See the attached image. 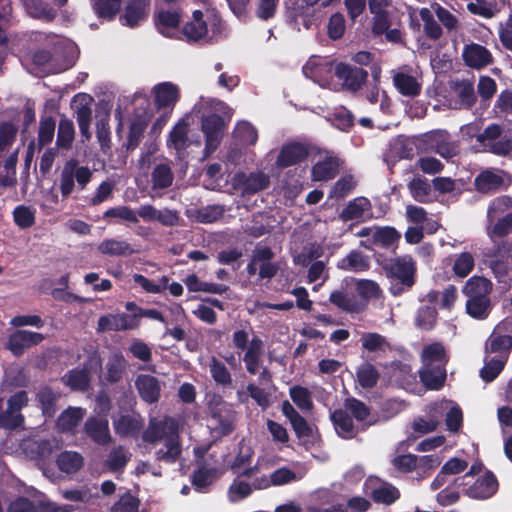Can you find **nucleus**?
Instances as JSON below:
<instances>
[{
	"label": "nucleus",
	"mask_w": 512,
	"mask_h": 512,
	"mask_svg": "<svg viewBox=\"0 0 512 512\" xmlns=\"http://www.w3.org/2000/svg\"><path fill=\"white\" fill-rule=\"evenodd\" d=\"M142 440L149 444H155L165 440V448L156 451L158 461L175 463L181 455L179 442V424L175 418L164 416L162 419L152 418L148 427L142 433Z\"/></svg>",
	"instance_id": "1"
},
{
	"label": "nucleus",
	"mask_w": 512,
	"mask_h": 512,
	"mask_svg": "<svg viewBox=\"0 0 512 512\" xmlns=\"http://www.w3.org/2000/svg\"><path fill=\"white\" fill-rule=\"evenodd\" d=\"M249 336V332L245 329L235 330L232 334V344L237 350L238 357L230 353L223 356V359L232 369L237 368L242 360L246 371L250 375H256L262 365L264 342L258 336H253L251 339Z\"/></svg>",
	"instance_id": "2"
},
{
	"label": "nucleus",
	"mask_w": 512,
	"mask_h": 512,
	"mask_svg": "<svg viewBox=\"0 0 512 512\" xmlns=\"http://www.w3.org/2000/svg\"><path fill=\"white\" fill-rule=\"evenodd\" d=\"M377 262L391 281L390 291L393 295H400L405 290L413 287L415 283V265L412 256L405 255L382 260L378 258Z\"/></svg>",
	"instance_id": "3"
},
{
	"label": "nucleus",
	"mask_w": 512,
	"mask_h": 512,
	"mask_svg": "<svg viewBox=\"0 0 512 512\" xmlns=\"http://www.w3.org/2000/svg\"><path fill=\"white\" fill-rule=\"evenodd\" d=\"M211 419L215 422L213 431L220 437L230 435L235 429L236 412L222 396L214 394L208 402Z\"/></svg>",
	"instance_id": "4"
},
{
	"label": "nucleus",
	"mask_w": 512,
	"mask_h": 512,
	"mask_svg": "<svg viewBox=\"0 0 512 512\" xmlns=\"http://www.w3.org/2000/svg\"><path fill=\"white\" fill-rule=\"evenodd\" d=\"M92 172L87 166H80L77 159L65 162L60 178L59 189L63 198H68L75 188V181L79 190H84L91 181Z\"/></svg>",
	"instance_id": "5"
},
{
	"label": "nucleus",
	"mask_w": 512,
	"mask_h": 512,
	"mask_svg": "<svg viewBox=\"0 0 512 512\" xmlns=\"http://www.w3.org/2000/svg\"><path fill=\"white\" fill-rule=\"evenodd\" d=\"M449 138V133L444 130L418 134V152H435L445 159L453 158L457 155V146Z\"/></svg>",
	"instance_id": "6"
},
{
	"label": "nucleus",
	"mask_w": 512,
	"mask_h": 512,
	"mask_svg": "<svg viewBox=\"0 0 512 512\" xmlns=\"http://www.w3.org/2000/svg\"><path fill=\"white\" fill-rule=\"evenodd\" d=\"M512 326V321L504 319L493 329L485 342L486 355L495 354L496 357L508 360L512 351V335L506 334Z\"/></svg>",
	"instance_id": "7"
},
{
	"label": "nucleus",
	"mask_w": 512,
	"mask_h": 512,
	"mask_svg": "<svg viewBox=\"0 0 512 512\" xmlns=\"http://www.w3.org/2000/svg\"><path fill=\"white\" fill-rule=\"evenodd\" d=\"M364 492L377 504L392 505L400 498V492L393 484L373 475L365 480Z\"/></svg>",
	"instance_id": "8"
},
{
	"label": "nucleus",
	"mask_w": 512,
	"mask_h": 512,
	"mask_svg": "<svg viewBox=\"0 0 512 512\" xmlns=\"http://www.w3.org/2000/svg\"><path fill=\"white\" fill-rule=\"evenodd\" d=\"M416 149V136L398 135L393 138L382 154L383 162L392 169L402 159H412Z\"/></svg>",
	"instance_id": "9"
},
{
	"label": "nucleus",
	"mask_w": 512,
	"mask_h": 512,
	"mask_svg": "<svg viewBox=\"0 0 512 512\" xmlns=\"http://www.w3.org/2000/svg\"><path fill=\"white\" fill-rule=\"evenodd\" d=\"M227 124L224 118L216 113L202 117L201 129L205 136V154L210 155L219 147Z\"/></svg>",
	"instance_id": "10"
},
{
	"label": "nucleus",
	"mask_w": 512,
	"mask_h": 512,
	"mask_svg": "<svg viewBox=\"0 0 512 512\" xmlns=\"http://www.w3.org/2000/svg\"><path fill=\"white\" fill-rule=\"evenodd\" d=\"M335 76L347 90L356 92L366 83L368 72L361 67L340 62L335 67Z\"/></svg>",
	"instance_id": "11"
},
{
	"label": "nucleus",
	"mask_w": 512,
	"mask_h": 512,
	"mask_svg": "<svg viewBox=\"0 0 512 512\" xmlns=\"http://www.w3.org/2000/svg\"><path fill=\"white\" fill-rule=\"evenodd\" d=\"M309 153L307 144L297 141L289 142L282 146L276 159V165L278 168L284 169L300 164L308 158Z\"/></svg>",
	"instance_id": "12"
},
{
	"label": "nucleus",
	"mask_w": 512,
	"mask_h": 512,
	"mask_svg": "<svg viewBox=\"0 0 512 512\" xmlns=\"http://www.w3.org/2000/svg\"><path fill=\"white\" fill-rule=\"evenodd\" d=\"M45 336L29 330H16L8 337L6 348L16 357L24 354L27 348L40 344Z\"/></svg>",
	"instance_id": "13"
},
{
	"label": "nucleus",
	"mask_w": 512,
	"mask_h": 512,
	"mask_svg": "<svg viewBox=\"0 0 512 512\" xmlns=\"http://www.w3.org/2000/svg\"><path fill=\"white\" fill-rule=\"evenodd\" d=\"M138 326L139 320L136 316L126 313L107 314L99 317L96 330L98 333L126 331L136 329Z\"/></svg>",
	"instance_id": "14"
},
{
	"label": "nucleus",
	"mask_w": 512,
	"mask_h": 512,
	"mask_svg": "<svg viewBox=\"0 0 512 512\" xmlns=\"http://www.w3.org/2000/svg\"><path fill=\"white\" fill-rule=\"evenodd\" d=\"M499 483L492 471L487 470L471 486L464 490V494L471 499L486 500L496 494Z\"/></svg>",
	"instance_id": "15"
},
{
	"label": "nucleus",
	"mask_w": 512,
	"mask_h": 512,
	"mask_svg": "<svg viewBox=\"0 0 512 512\" xmlns=\"http://www.w3.org/2000/svg\"><path fill=\"white\" fill-rule=\"evenodd\" d=\"M462 57L468 67L476 70L494 63L492 53L485 46L478 43L466 44L463 48Z\"/></svg>",
	"instance_id": "16"
},
{
	"label": "nucleus",
	"mask_w": 512,
	"mask_h": 512,
	"mask_svg": "<svg viewBox=\"0 0 512 512\" xmlns=\"http://www.w3.org/2000/svg\"><path fill=\"white\" fill-rule=\"evenodd\" d=\"M329 301L347 313H359L365 308V303L356 292L348 289L334 290L329 296Z\"/></svg>",
	"instance_id": "17"
},
{
	"label": "nucleus",
	"mask_w": 512,
	"mask_h": 512,
	"mask_svg": "<svg viewBox=\"0 0 512 512\" xmlns=\"http://www.w3.org/2000/svg\"><path fill=\"white\" fill-rule=\"evenodd\" d=\"M97 251L107 257H130L139 253L140 249L126 240L106 238L98 244Z\"/></svg>",
	"instance_id": "18"
},
{
	"label": "nucleus",
	"mask_w": 512,
	"mask_h": 512,
	"mask_svg": "<svg viewBox=\"0 0 512 512\" xmlns=\"http://www.w3.org/2000/svg\"><path fill=\"white\" fill-rule=\"evenodd\" d=\"M140 398L147 404L157 403L161 397V384L158 378L149 374H140L135 380Z\"/></svg>",
	"instance_id": "19"
},
{
	"label": "nucleus",
	"mask_w": 512,
	"mask_h": 512,
	"mask_svg": "<svg viewBox=\"0 0 512 512\" xmlns=\"http://www.w3.org/2000/svg\"><path fill=\"white\" fill-rule=\"evenodd\" d=\"M87 436L96 444L106 446L112 441L109 422L106 418L89 417L84 425Z\"/></svg>",
	"instance_id": "20"
},
{
	"label": "nucleus",
	"mask_w": 512,
	"mask_h": 512,
	"mask_svg": "<svg viewBox=\"0 0 512 512\" xmlns=\"http://www.w3.org/2000/svg\"><path fill=\"white\" fill-rule=\"evenodd\" d=\"M330 420L336 434L342 439H353L359 430L353 422L351 415L344 409H335L330 413Z\"/></svg>",
	"instance_id": "21"
},
{
	"label": "nucleus",
	"mask_w": 512,
	"mask_h": 512,
	"mask_svg": "<svg viewBox=\"0 0 512 512\" xmlns=\"http://www.w3.org/2000/svg\"><path fill=\"white\" fill-rule=\"evenodd\" d=\"M154 103L157 109L170 108L171 110L180 99V90L176 84L162 82L153 88Z\"/></svg>",
	"instance_id": "22"
},
{
	"label": "nucleus",
	"mask_w": 512,
	"mask_h": 512,
	"mask_svg": "<svg viewBox=\"0 0 512 512\" xmlns=\"http://www.w3.org/2000/svg\"><path fill=\"white\" fill-rule=\"evenodd\" d=\"M420 358L422 367L434 366L436 368H446L449 361V355L441 342H433L425 345Z\"/></svg>",
	"instance_id": "23"
},
{
	"label": "nucleus",
	"mask_w": 512,
	"mask_h": 512,
	"mask_svg": "<svg viewBox=\"0 0 512 512\" xmlns=\"http://www.w3.org/2000/svg\"><path fill=\"white\" fill-rule=\"evenodd\" d=\"M149 125V118L146 115H136L130 121L126 142L123 147L127 152L137 149L144 138Z\"/></svg>",
	"instance_id": "24"
},
{
	"label": "nucleus",
	"mask_w": 512,
	"mask_h": 512,
	"mask_svg": "<svg viewBox=\"0 0 512 512\" xmlns=\"http://www.w3.org/2000/svg\"><path fill=\"white\" fill-rule=\"evenodd\" d=\"M219 477L220 472L218 468L201 465L193 471L190 476V481L195 491L207 493L210 486L213 485Z\"/></svg>",
	"instance_id": "25"
},
{
	"label": "nucleus",
	"mask_w": 512,
	"mask_h": 512,
	"mask_svg": "<svg viewBox=\"0 0 512 512\" xmlns=\"http://www.w3.org/2000/svg\"><path fill=\"white\" fill-rule=\"evenodd\" d=\"M418 376L422 382L425 391H438L442 389L447 378L446 368H436L434 366L421 367L418 370Z\"/></svg>",
	"instance_id": "26"
},
{
	"label": "nucleus",
	"mask_w": 512,
	"mask_h": 512,
	"mask_svg": "<svg viewBox=\"0 0 512 512\" xmlns=\"http://www.w3.org/2000/svg\"><path fill=\"white\" fill-rule=\"evenodd\" d=\"M114 430L120 437H136L144 426L143 419L138 415H120L117 420L113 422Z\"/></svg>",
	"instance_id": "27"
},
{
	"label": "nucleus",
	"mask_w": 512,
	"mask_h": 512,
	"mask_svg": "<svg viewBox=\"0 0 512 512\" xmlns=\"http://www.w3.org/2000/svg\"><path fill=\"white\" fill-rule=\"evenodd\" d=\"M150 0H129L125 8V13L121 17L123 24L131 28L136 27L141 21L147 18V8Z\"/></svg>",
	"instance_id": "28"
},
{
	"label": "nucleus",
	"mask_w": 512,
	"mask_h": 512,
	"mask_svg": "<svg viewBox=\"0 0 512 512\" xmlns=\"http://www.w3.org/2000/svg\"><path fill=\"white\" fill-rule=\"evenodd\" d=\"M339 172L337 157L326 156L312 166L311 176L313 181H328L334 179Z\"/></svg>",
	"instance_id": "29"
},
{
	"label": "nucleus",
	"mask_w": 512,
	"mask_h": 512,
	"mask_svg": "<svg viewBox=\"0 0 512 512\" xmlns=\"http://www.w3.org/2000/svg\"><path fill=\"white\" fill-rule=\"evenodd\" d=\"M474 185L478 192L491 194L499 191L504 186V179L501 175L486 170L475 178Z\"/></svg>",
	"instance_id": "30"
},
{
	"label": "nucleus",
	"mask_w": 512,
	"mask_h": 512,
	"mask_svg": "<svg viewBox=\"0 0 512 512\" xmlns=\"http://www.w3.org/2000/svg\"><path fill=\"white\" fill-rule=\"evenodd\" d=\"M373 243L377 247L391 249L394 253L401 239V233L394 227L384 226L377 228L372 236Z\"/></svg>",
	"instance_id": "31"
},
{
	"label": "nucleus",
	"mask_w": 512,
	"mask_h": 512,
	"mask_svg": "<svg viewBox=\"0 0 512 512\" xmlns=\"http://www.w3.org/2000/svg\"><path fill=\"white\" fill-rule=\"evenodd\" d=\"M62 381L73 391H86L91 382L90 370L86 367L71 369L62 377Z\"/></svg>",
	"instance_id": "32"
},
{
	"label": "nucleus",
	"mask_w": 512,
	"mask_h": 512,
	"mask_svg": "<svg viewBox=\"0 0 512 512\" xmlns=\"http://www.w3.org/2000/svg\"><path fill=\"white\" fill-rule=\"evenodd\" d=\"M462 292L467 299L488 297L492 292V283L485 277L473 276L466 282Z\"/></svg>",
	"instance_id": "33"
},
{
	"label": "nucleus",
	"mask_w": 512,
	"mask_h": 512,
	"mask_svg": "<svg viewBox=\"0 0 512 512\" xmlns=\"http://www.w3.org/2000/svg\"><path fill=\"white\" fill-rule=\"evenodd\" d=\"M344 407L353 419L362 424V431L371 425V422H366L370 416V408L363 401L348 397L344 400Z\"/></svg>",
	"instance_id": "34"
},
{
	"label": "nucleus",
	"mask_w": 512,
	"mask_h": 512,
	"mask_svg": "<svg viewBox=\"0 0 512 512\" xmlns=\"http://www.w3.org/2000/svg\"><path fill=\"white\" fill-rule=\"evenodd\" d=\"M337 268L344 271L362 272L369 269V260L361 251L352 250L338 261Z\"/></svg>",
	"instance_id": "35"
},
{
	"label": "nucleus",
	"mask_w": 512,
	"mask_h": 512,
	"mask_svg": "<svg viewBox=\"0 0 512 512\" xmlns=\"http://www.w3.org/2000/svg\"><path fill=\"white\" fill-rule=\"evenodd\" d=\"M167 146L181 154L188 147V124L183 120L179 121L170 131Z\"/></svg>",
	"instance_id": "36"
},
{
	"label": "nucleus",
	"mask_w": 512,
	"mask_h": 512,
	"mask_svg": "<svg viewBox=\"0 0 512 512\" xmlns=\"http://www.w3.org/2000/svg\"><path fill=\"white\" fill-rule=\"evenodd\" d=\"M56 464L60 471L66 474H73L82 468L84 460L78 452L63 451L57 456Z\"/></svg>",
	"instance_id": "37"
},
{
	"label": "nucleus",
	"mask_w": 512,
	"mask_h": 512,
	"mask_svg": "<svg viewBox=\"0 0 512 512\" xmlns=\"http://www.w3.org/2000/svg\"><path fill=\"white\" fill-rule=\"evenodd\" d=\"M85 410L81 407H69L57 419L58 427L65 432L73 431L81 422Z\"/></svg>",
	"instance_id": "38"
},
{
	"label": "nucleus",
	"mask_w": 512,
	"mask_h": 512,
	"mask_svg": "<svg viewBox=\"0 0 512 512\" xmlns=\"http://www.w3.org/2000/svg\"><path fill=\"white\" fill-rule=\"evenodd\" d=\"M58 395L52 390L51 387L45 386L41 388L36 394V401L38 402L42 413L46 417H54L57 411L56 403Z\"/></svg>",
	"instance_id": "39"
},
{
	"label": "nucleus",
	"mask_w": 512,
	"mask_h": 512,
	"mask_svg": "<svg viewBox=\"0 0 512 512\" xmlns=\"http://www.w3.org/2000/svg\"><path fill=\"white\" fill-rule=\"evenodd\" d=\"M491 308L490 296L467 299L466 301V312L474 319H486L491 312Z\"/></svg>",
	"instance_id": "40"
},
{
	"label": "nucleus",
	"mask_w": 512,
	"mask_h": 512,
	"mask_svg": "<svg viewBox=\"0 0 512 512\" xmlns=\"http://www.w3.org/2000/svg\"><path fill=\"white\" fill-rule=\"evenodd\" d=\"M512 213V197L503 195L493 199L487 210V221L489 224L493 220Z\"/></svg>",
	"instance_id": "41"
},
{
	"label": "nucleus",
	"mask_w": 512,
	"mask_h": 512,
	"mask_svg": "<svg viewBox=\"0 0 512 512\" xmlns=\"http://www.w3.org/2000/svg\"><path fill=\"white\" fill-rule=\"evenodd\" d=\"M174 175L171 167L167 163L155 165L151 173V182L153 189H166L173 183Z\"/></svg>",
	"instance_id": "42"
},
{
	"label": "nucleus",
	"mask_w": 512,
	"mask_h": 512,
	"mask_svg": "<svg viewBox=\"0 0 512 512\" xmlns=\"http://www.w3.org/2000/svg\"><path fill=\"white\" fill-rule=\"evenodd\" d=\"M209 372L217 385L222 387H230L232 385V375L227 366L225 363L214 356L210 359L209 362Z\"/></svg>",
	"instance_id": "43"
},
{
	"label": "nucleus",
	"mask_w": 512,
	"mask_h": 512,
	"mask_svg": "<svg viewBox=\"0 0 512 512\" xmlns=\"http://www.w3.org/2000/svg\"><path fill=\"white\" fill-rule=\"evenodd\" d=\"M122 0H91L92 8L98 18L112 20L120 11Z\"/></svg>",
	"instance_id": "44"
},
{
	"label": "nucleus",
	"mask_w": 512,
	"mask_h": 512,
	"mask_svg": "<svg viewBox=\"0 0 512 512\" xmlns=\"http://www.w3.org/2000/svg\"><path fill=\"white\" fill-rule=\"evenodd\" d=\"M484 361L485 364L480 370V377L486 383L494 381L503 371L505 364L507 362L496 356L488 359V355H486Z\"/></svg>",
	"instance_id": "45"
},
{
	"label": "nucleus",
	"mask_w": 512,
	"mask_h": 512,
	"mask_svg": "<svg viewBox=\"0 0 512 512\" xmlns=\"http://www.w3.org/2000/svg\"><path fill=\"white\" fill-rule=\"evenodd\" d=\"M357 381L364 389H371L377 385L379 372L371 363H363L356 371Z\"/></svg>",
	"instance_id": "46"
},
{
	"label": "nucleus",
	"mask_w": 512,
	"mask_h": 512,
	"mask_svg": "<svg viewBox=\"0 0 512 512\" xmlns=\"http://www.w3.org/2000/svg\"><path fill=\"white\" fill-rule=\"evenodd\" d=\"M125 368L126 363L123 355L115 354L106 364V381L110 384L118 383L123 377Z\"/></svg>",
	"instance_id": "47"
},
{
	"label": "nucleus",
	"mask_w": 512,
	"mask_h": 512,
	"mask_svg": "<svg viewBox=\"0 0 512 512\" xmlns=\"http://www.w3.org/2000/svg\"><path fill=\"white\" fill-rule=\"evenodd\" d=\"M487 229L488 235L493 241L508 236L512 233V213L493 220Z\"/></svg>",
	"instance_id": "48"
},
{
	"label": "nucleus",
	"mask_w": 512,
	"mask_h": 512,
	"mask_svg": "<svg viewBox=\"0 0 512 512\" xmlns=\"http://www.w3.org/2000/svg\"><path fill=\"white\" fill-rule=\"evenodd\" d=\"M370 205L369 200L365 197L355 198L343 208L340 217L345 220H355L363 217L365 210Z\"/></svg>",
	"instance_id": "49"
},
{
	"label": "nucleus",
	"mask_w": 512,
	"mask_h": 512,
	"mask_svg": "<svg viewBox=\"0 0 512 512\" xmlns=\"http://www.w3.org/2000/svg\"><path fill=\"white\" fill-rule=\"evenodd\" d=\"M74 124L67 118H62L59 122L56 145L61 149H69L74 140Z\"/></svg>",
	"instance_id": "50"
},
{
	"label": "nucleus",
	"mask_w": 512,
	"mask_h": 512,
	"mask_svg": "<svg viewBox=\"0 0 512 512\" xmlns=\"http://www.w3.org/2000/svg\"><path fill=\"white\" fill-rule=\"evenodd\" d=\"M455 91L463 107L470 109L475 105L477 97L471 81L462 80L457 82L455 85Z\"/></svg>",
	"instance_id": "51"
},
{
	"label": "nucleus",
	"mask_w": 512,
	"mask_h": 512,
	"mask_svg": "<svg viewBox=\"0 0 512 512\" xmlns=\"http://www.w3.org/2000/svg\"><path fill=\"white\" fill-rule=\"evenodd\" d=\"M56 122L52 116L41 117L38 131L39 149L52 142L55 133Z\"/></svg>",
	"instance_id": "52"
},
{
	"label": "nucleus",
	"mask_w": 512,
	"mask_h": 512,
	"mask_svg": "<svg viewBox=\"0 0 512 512\" xmlns=\"http://www.w3.org/2000/svg\"><path fill=\"white\" fill-rule=\"evenodd\" d=\"M290 424L301 445L307 446L309 444H313V442L310 440L313 438V427L303 416H298Z\"/></svg>",
	"instance_id": "53"
},
{
	"label": "nucleus",
	"mask_w": 512,
	"mask_h": 512,
	"mask_svg": "<svg viewBox=\"0 0 512 512\" xmlns=\"http://www.w3.org/2000/svg\"><path fill=\"white\" fill-rule=\"evenodd\" d=\"M129 460L130 458L124 452L123 447L119 446L109 453L105 461V466L111 472H120L124 470Z\"/></svg>",
	"instance_id": "54"
},
{
	"label": "nucleus",
	"mask_w": 512,
	"mask_h": 512,
	"mask_svg": "<svg viewBox=\"0 0 512 512\" xmlns=\"http://www.w3.org/2000/svg\"><path fill=\"white\" fill-rule=\"evenodd\" d=\"M292 401L301 410H311L313 408V401L311 392L303 386L296 385L289 390Z\"/></svg>",
	"instance_id": "55"
},
{
	"label": "nucleus",
	"mask_w": 512,
	"mask_h": 512,
	"mask_svg": "<svg viewBox=\"0 0 512 512\" xmlns=\"http://www.w3.org/2000/svg\"><path fill=\"white\" fill-rule=\"evenodd\" d=\"M18 127L9 121L0 123V152H6L10 149L16 140Z\"/></svg>",
	"instance_id": "56"
},
{
	"label": "nucleus",
	"mask_w": 512,
	"mask_h": 512,
	"mask_svg": "<svg viewBox=\"0 0 512 512\" xmlns=\"http://www.w3.org/2000/svg\"><path fill=\"white\" fill-rule=\"evenodd\" d=\"M396 89L404 96H416V78L405 73H396L393 77Z\"/></svg>",
	"instance_id": "57"
},
{
	"label": "nucleus",
	"mask_w": 512,
	"mask_h": 512,
	"mask_svg": "<svg viewBox=\"0 0 512 512\" xmlns=\"http://www.w3.org/2000/svg\"><path fill=\"white\" fill-rule=\"evenodd\" d=\"M235 137L243 144L254 145L258 139L256 128L247 121H241L234 130Z\"/></svg>",
	"instance_id": "58"
},
{
	"label": "nucleus",
	"mask_w": 512,
	"mask_h": 512,
	"mask_svg": "<svg viewBox=\"0 0 512 512\" xmlns=\"http://www.w3.org/2000/svg\"><path fill=\"white\" fill-rule=\"evenodd\" d=\"M27 5L31 14L37 19H43L51 22L56 17V10L41 0H30Z\"/></svg>",
	"instance_id": "59"
},
{
	"label": "nucleus",
	"mask_w": 512,
	"mask_h": 512,
	"mask_svg": "<svg viewBox=\"0 0 512 512\" xmlns=\"http://www.w3.org/2000/svg\"><path fill=\"white\" fill-rule=\"evenodd\" d=\"M140 500L126 491L111 507V512H139Z\"/></svg>",
	"instance_id": "60"
},
{
	"label": "nucleus",
	"mask_w": 512,
	"mask_h": 512,
	"mask_svg": "<svg viewBox=\"0 0 512 512\" xmlns=\"http://www.w3.org/2000/svg\"><path fill=\"white\" fill-rule=\"evenodd\" d=\"M474 257L470 252H462L457 256L453 265V272L456 276L464 278L474 268Z\"/></svg>",
	"instance_id": "61"
},
{
	"label": "nucleus",
	"mask_w": 512,
	"mask_h": 512,
	"mask_svg": "<svg viewBox=\"0 0 512 512\" xmlns=\"http://www.w3.org/2000/svg\"><path fill=\"white\" fill-rule=\"evenodd\" d=\"M224 212L222 205H207L197 210L196 218L200 223H213L222 218Z\"/></svg>",
	"instance_id": "62"
},
{
	"label": "nucleus",
	"mask_w": 512,
	"mask_h": 512,
	"mask_svg": "<svg viewBox=\"0 0 512 512\" xmlns=\"http://www.w3.org/2000/svg\"><path fill=\"white\" fill-rule=\"evenodd\" d=\"M346 29L345 18L340 12L332 14L327 24V34L330 39L338 40L342 38Z\"/></svg>",
	"instance_id": "63"
},
{
	"label": "nucleus",
	"mask_w": 512,
	"mask_h": 512,
	"mask_svg": "<svg viewBox=\"0 0 512 512\" xmlns=\"http://www.w3.org/2000/svg\"><path fill=\"white\" fill-rule=\"evenodd\" d=\"M356 182L352 175H345L339 178L332 187L330 197L337 199L344 198L354 190Z\"/></svg>",
	"instance_id": "64"
}]
</instances>
